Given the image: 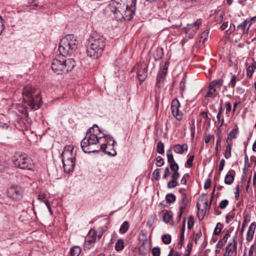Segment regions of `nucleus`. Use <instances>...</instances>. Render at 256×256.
<instances>
[{
  "label": "nucleus",
  "instance_id": "nucleus-61",
  "mask_svg": "<svg viewBox=\"0 0 256 256\" xmlns=\"http://www.w3.org/2000/svg\"><path fill=\"white\" fill-rule=\"evenodd\" d=\"M211 186V180L210 178H208L204 183V189H208L210 188Z\"/></svg>",
  "mask_w": 256,
  "mask_h": 256
},
{
  "label": "nucleus",
  "instance_id": "nucleus-41",
  "mask_svg": "<svg viewBox=\"0 0 256 256\" xmlns=\"http://www.w3.org/2000/svg\"><path fill=\"white\" fill-rule=\"evenodd\" d=\"M156 166L158 167H161L164 166V160L161 156H158L156 158Z\"/></svg>",
  "mask_w": 256,
  "mask_h": 256
},
{
  "label": "nucleus",
  "instance_id": "nucleus-60",
  "mask_svg": "<svg viewBox=\"0 0 256 256\" xmlns=\"http://www.w3.org/2000/svg\"><path fill=\"white\" fill-rule=\"evenodd\" d=\"M4 28V20L0 16V34H2Z\"/></svg>",
  "mask_w": 256,
  "mask_h": 256
},
{
  "label": "nucleus",
  "instance_id": "nucleus-10",
  "mask_svg": "<svg viewBox=\"0 0 256 256\" xmlns=\"http://www.w3.org/2000/svg\"><path fill=\"white\" fill-rule=\"evenodd\" d=\"M7 196L14 202L20 200L22 198V191L20 187L12 186L7 190Z\"/></svg>",
  "mask_w": 256,
  "mask_h": 256
},
{
  "label": "nucleus",
  "instance_id": "nucleus-43",
  "mask_svg": "<svg viewBox=\"0 0 256 256\" xmlns=\"http://www.w3.org/2000/svg\"><path fill=\"white\" fill-rule=\"evenodd\" d=\"M154 178L156 180H158L160 178V170L159 168H156L153 172L152 174Z\"/></svg>",
  "mask_w": 256,
  "mask_h": 256
},
{
  "label": "nucleus",
  "instance_id": "nucleus-58",
  "mask_svg": "<svg viewBox=\"0 0 256 256\" xmlns=\"http://www.w3.org/2000/svg\"><path fill=\"white\" fill-rule=\"evenodd\" d=\"M188 204V203H186L180 200V206H179V210H180V208H182V212H184V210L186 208Z\"/></svg>",
  "mask_w": 256,
  "mask_h": 256
},
{
  "label": "nucleus",
  "instance_id": "nucleus-54",
  "mask_svg": "<svg viewBox=\"0 0 256 256\" xmlns=\"http://www.w3.org/2000/svg\"><path fill=\"white\" fill-rule=\"evenodd\" d=\"M202 236V233L201 229L200 228L198 232L196 234V238L194 239V242L196 244L198 243V240Z\"/></svg>",
  "mask_w": 256,
  "mask_h": 256
},
{
  "label": "nucleus",
  "instance_id": "nucleus-25",
  "mask_svg": "<svg viewBox=\"0 0 256 256\" xmlns=\"http://www.w3.org/2000/svg\"><path fill=\"white\" fill-rule=\"evenodd\" d=\"M124 248V242L122 239H118L115 245V249L116 251L119 252L123 250Z\"/></svg>",
  "mask_w": 256,
  "mask_h": 256
},
{
  "label": "nucleus",
  "instance_id": "nucleus-59",
  "mask_svg": "<svg viewBox=\"0 0 256 256\" xmlns=\"http://www.w3.org/2000/svg\"><path fill=\"white\" fill-rule=\"evenodd\" d=\"M226 114H228L232 110V105L230 102H227L226 104Z\"/></svg>",
  "mask_w": 256,
  "mask_h": 256
},
{
  "label": "nucleus",
  "instance_id": "nucleus-62",
  "mask_svg": "<svg viewBox=\"0 0 256 256\" xmlns=\"http://www.w3.org/2000/svg\"><path fill=\"white\" fill-rule=\"evenodd\" d=\"M169 174H170L169 168L168 167H166L164 170V173L162 176V178L164 179L166 178L168 176Z\"/></svg>",
  "mask_w": 256,
  "mask_h": 256
},
{
  "label": "nucleus",
  "instance_id": "nucleus-34",
  "mask_svg": "<svg viewBox=\"0 0 256 256\" xmlns=\"http://www.w3.org/2000/svg\"><path fill=\"white\" fill-rule=\"evenodd\" d=\"M231 150L232 146H226V152L224 154V157L228 159L231 157Z\"/></svg>",
  "mask_w": 256,
  "mask_h": 256
},
{
  "label": "nucleus",
  "instance_id": "nucleus-29",
  "mask_svg": "<svg viewBox=\"0 0 256 256\" xmlns=\"http://www.w3.org/2000/svg\"><path fill=\"white\" fill-rule=\"evenodd\" d=\"M162 242L166 244H170L171 242V236L169 234H165L162 238Z\"/></svg>",
  "mask_w": 256,
  "mask_h": 256
},
{
  "label": "nucleus",
  "instance_id": "nucleus-47",
  "mask_svg": "<svg viewBox=\"0 0 256 256\" xmlns=\"http://www.w3.org/2000/svg\"><path fill=\"white\" fill-rule=\"evenodd\" d=\"M186 76H183V78H182V79L180 81V88L182 91L185 90V88H186L185 84L186 82Z\"/></svg>",
  "mask_w": 256,
  "mask_h": 256
},
{
  "label": "nucleus",
  "instance_id": "nucleus-23",
  "mask_svg": "<svg viewBox=\"0 0 256 256\" xmlns=\"http://www.w3.org/2000/svg\"><path fill=\"white\" fill-rule=\"evenodd\" d=\"M96 234L94 232H90L88 234L86 238V242H90V243L94 244L96 241Z\"/></svg>",
  "mask_w": 256,
  "mask_h": 256
},
{
  "label": "nucleus",
  "instance_id": "nucleus-26",
  "mask_svg": "<svg viewBox=\"0 0 256 256\" xmlns=\"http://www.w3.org/2000/svg\"><path fill=\"white\" fill-rule=\"evenodd\" d=\"M129 223L127 221L124 222L121 225L120 228V232L122 234H124L126 233L128 228H129Z\"/></svg>",
  "mask_w": 256,
  "mask_h": 256
},
{
  "label": "nucleus",
  "instance_id": "nucleus-21",
  "mask_svg": "<svg viewBox=\"0 0 256 256\" xmlns=\"http://www.w3.org/2000/svg\"><path fill=\"white\" fill-rule=\"evenodd\" d=\"M147 244L148 240L146 238L144 240H142V244L138 248V252L140 254L146 255L147 254L148 250L146 246Z\"/></svg>",
  "mask_w": 256,
  "mask_h": 256
},
{
  "label": "nucleus",
  "instance_id": "nucleus-53",
  "mask_svg": "<svg viewBox=\"0 0 256 256\" xmlns=\"http://www.w3.org/2000/svg\"><path fill=\"white\" fill-rule=\"evenodd\" d=\"M222 114H217L216 118L218 122L220 123V126H223L224 123V118L222 116Z\"/></svg>",
  "mask_w": 256,
  "mask_h": 256
},
{
  "label": "nucleus",
  "instance_id": "nucleus-40",
  "mask_svg": "<svg viewBox=\"0 0 256 256\" xmlns=\"http://www.w3.org/2000/svg\"><path fill=\"white\" fill-rule=\"evenodd\" d=\"M170 166L171 170H172L174 172H178L179 170V166L176 162L170 163Z\"/></svg>",
  "mask_w": 256,
  "mask_h": 256
},
{
  "label": "nucleus",
  "instance_id": "nucleus-1",
  "mask_svg": "<svg viewBox=\"0 0 256 256\" xmlns=\"http://www.w3.org/2000/svg\"><path fill=\"white\" fill-rule=\"evenodd\" d=\"M137 0H111L108 8L118 18L130 21L136 14Z\"/></svg>",
  "mask_w": 256,
  "mask_h": 256
},
{
  "label": "nucleus",
  "instance_id": "nucleus-4",
  "mask_svg": "<svg viewBox=\"0 0 256 256\" xmlns=\"http://www.w3.org/2000/svg\"><path fill=\"white\" fill-rule=\"evenodd\" d=\"M102 140V137L98 136L97 135H90L86 136L82 140L80 146L83 152L84 153L98 152L101 150H106L108 142L102 144L100 146H97L98 148H92V146H96L100 144Z\"/></svg>",
  "mask_w": 256,
  "mask_h": 256
},
{
  "label": "nucleus",
  "instance_id": "nucleus-6",
  "mask_svg": "<svg viewBox=\"0 0 256 256\" xmlns=\"http://www.w3.org/2000/svg\"><path fill=\"white\" fill-rule=\"evenodd\" d=\"M12 162L15 167L20 169L32 170L34 168L32 159L24 152L15 153L12 158Z\"/></svg>",
  "mask_w": 256,
  "mask_h": 256
},
{
  "label": "nucleus",
  "instance_id": "nucleus-17",
  "mask_svg": "<svg viewBox=\"0 0 256 256\" xmlns=\"http://www.w3.org/2000/svg\"><path fill=\"white\" fill-rule=\"evenodd\" d=\"M235 171L230 170L226 175L224 178V183L226 184H231L233 183L234 179Z\"/></svg>",
  "mask_w": 256,
  "mask_h": 256
},
{
  "label": "nucleus",
  "instance_id": "nucleus-5",
  "mask_svg": "<svg viewBox=\"0 0 256 256\" xmlns=\"http://www.w3.org/2000/svg\"><path fill=\"white\" fill-rule=\"evenodd\" d=\"M74 148L72 145L66 146L61 154L64 170L68 174L74 171L76 165V152Z\"/></svg>",
  "mask_w": 256,
  "mask_h": 256
},
{
  "label": "nucleus",
  "instance_id": "nucleus-19",
  "mask_svg": "<svg viewBox=\"0 0 256 256\" xmlns=\"http://www.w3.org/2000/svg\"><path fill=\"white\" fill-rule=\"evenodd\" d=\"M174 152L178 154H182L185 151H187L188 149V146L187 144H184L182 145L180 144H176L174 146Z\"/></svg>",
  "mask_w": 256,
  "mask_h": 256
},
{
  "label": "nucleus",
  "instance_id": "nucleus-30",
  "mask_svg": "<svg viewBox=\"0 0 256 256\" xmlns=\"http://www.w3.org/2000/svg\"><path fill=\"white\" fill-rule=\"evenodd\" d=\"M164 146L162 142H159L157 144L156 150L160 154H163L164 152Z\"/></svg>",
  "mask_w": 256,
  "mask_h": 256
},
{
  "label": "nucleus",
  "instance_id": "nucleus-28",
  "mask_svg": "<svg viewBox=\"0 0 256 256\" xmlns=\"http://www.w3.org/2000/svg\"><path fill=\"white\" fill-rule=\"evenodd\" d=\"M172 218V212L170 211H166L163 216V220L166 223H168L170 220Z\"/></svg>",
  "mask_w": 256,
  "mask_h": 256
},
{
  "label": "nucleus",
  "instance_id": "nucleus-22",
  "mask_svg": "<svg viewBox=\"0 0 256 256\" xmlns=\"http://www.w3.org/2000/svg\"><path fill=\"white\" fill-rule=\"evenodd\" d=\"M230 236V233L228 232L224 234L223 238L219 240L218 242L216 245L217 248L220 249L222 248L224 244L226 242L228 238Z\"/></svg>",
  "mask_w": 256,
  "mask_h": 256
},
{
  "label": "nucleus",
  "instance_id": "nucleus-9",
  "mask_svg": "<svg viewBox=\"0 0 256 256\" xmlns=\"http://www.w3.org/2000/svg\"><path fill=\"white\" fill-rule=\"evenodd\" d=\"M64 55L60 54L53 60L52 64V69L58 74H64Z\"/></svg>",
  "mask_w": 256,
  "mask_h": 256
},
{
  "label": "nucleus",
  "instance_id": "nucleus-63",
  "mask_svg": "<svg viewBox=\"0 0 256 256\" xmlns=\"http://www.w3.org/2000/svg\"><path fill=\"white\" fill-rule=\"evenodd\" d=\"M224 14L223 13L220 14L219 16H216L215 19L217 22H222L224 18Z\"/></svg>",
  "mask_w": 256,
  "mask_h": 256
},
{
  "label": "nucleus",
  "instance_id": "nucleus-15",
  "mask_svg": "<svg viewBox=\"0 0 256 256\" xmlns=\"http://www.w3.org/2000/svg\"><path fill=\"white\" fill-rule=\"evenodd\" d=\"M256 228V222H253L250 224L246 236V240L248 242H250L252 240Z\"/></svg>",
  "mask_w": 256,
  "mask_h": 256
},
{
  "label": "nucleus",
  "instance_id": "nucleus-32",
  "mask_svg": "<svg viewBox=\"0 0 256 256\" xmlns=\"http://www.w3.org/2000/svg\"><path fill=\"white\" fill-rule=\"evenodd\" d=\"M222 226V224L220 222H218L214 228V234L216 236L219 235L221 232Z\"/></svg>",
  "mask_w": 256,
  "mask_h": 256
},
{
  "label": "nucleus",
  "instance_id": "nucleus-49",
  "mask_svg": "<svg viewBox=\"0 0 256 256\" xmlns=\"http://www.w3.org/2000/svg\"><path fill=\"white\" fill-rule=\"evenodd\" d=\"M234 217V213L229 214H228L226 216V222L227 224H229L233 220Z\"/></svg>",
  "mask_w": 256,
  "mask_h": 256
},
{
  "label": "nucleus",
  "instance_id": "nucleus-2",
  "mask_svg": "<svg viewBox=\"0 0 256 256\" xmlns=\"http://www.w3.org/2000/svg\"><path fill=\"white\" fill-rule=\"evenodd\" d=\"M22 94L28 110H36L40 108L42 104L41 93L35 88L27 85L23 88Z\"/></svg>",
  "mask_w": 256,
  "mask_h": 256
},
{
  "label": "nucleus",
  "instance_id": "nucleus-33",
  "mask_svg": "<svg viewBox=\"0 0 256 256\" xmlns=\"http://www.w3.org/2000/svg\"><path fill=\"white\" fill-rule=\"evenodd\" d=\"M233 244L232 242H229L226 247H228V248H232L233 250H236L237 248L238 241L236 238V236L233 238Z\"/></svg>",
  "mask_w": 256,
  "mask_h": 256
},
{
  "label": "nucleus",
  "instance_id": "nucleus-64",
  "mask_svg": "<svg viewBox=\"0 0 256 256\" xmlns=\"http://www.w3.org/2000/svg\"><path fill=\"white\" fill-rule=\"evenodd\" d=\"M225 164V160L224 159H222L220 161V163L218 166V169L220 172L222 171L224 169Z\"/></svg>",
  "mask_w": 256,
  "mask_h": 256
},
{
  "label": "nucleus",
  "instance_id": "nucleus-12",
  "mask_svg": "<svg viewBox=\"0 0 256 256\" xmlns=\"http://www.w3.org/2000/svg\"><path fill=\"white\" fill-rule=\"evenodd\" d=\"M180 102L177 98H174L171 103L172 114L177 120H181L182 118V114L180 110Z\"/></svg>",
  "mask_w": 256,
  "mask_h": 256
},
{
  "label": "nucleus",
  "instance_id": "nucleus-51",
  "mask_svg": "<svg viewBox=\"0 0 256 256\" xmlns=\"http://www.w3.org/2000/svg\"><path fill=\"white\" fill-rule=\"evenodd\" d=\"M194 158V156L192 155L186 160V164H187L189 168L191 167L192 166Z\"/></svg>",
  "mask_w": 256,
  "mask_h": 256
},
{
  "label": "nucleus",
  "instance_id": "nucleus-57",
  "mask_svg": "<svg viewBox=\"0 0 256 256\" xmlns=\"http://www.w3.org/2000/svg\"><path fill=\"white\" fill-rule=\"evenodd\" d=\"M178 185H179V184L177 181H176V184L175 182H170V181L168 183L167 186L168 188H176V186H178Z\"/></svg>",
  "mask_w": 256,
  "mask_h": 256
},
{
  "label": "nucleus",
  "instance_id": "nucleus-18",
  "mask_svg": "<svg viewBox=\"0 0 256 256\" xmlns=\"http://www.w3.org/2000/svg\"><path fill=\"white\" fill-rule=\"evenodd\" d=\"M164 55V50L162 48H157L153 52V57L156 61H158L162 59Z\"/></svg>",
  "mask_w": 256,
  "mask_h": 256
},
{
  "label": "nucleus",
  "instance_id": "nucleus-56",
  "mask_svg": "<svg viewBox=\"0 0 256 256\" xmlns=\"http://www.w3.org/2000/svg\"><path fill=\"white\" fill-rule=\"evenodd\" d=\"M208 30H204L202 33V36H201V38H204L203 39V40H202V42L203 43H204V42L206 41V40H207V38L208 37Z\"/></svg>",
  "mask_w": 256,
  "mask_h": 256
},
{
  "label": "nucleus",
  "instance_id": "nucleus-48",
  "mask_svg": "<svg viewBox=\"0 0 256 256\" xmlns=\"http://www.w3.org/2000/svg\"><path fill=\"white\" fill-rule=\"evenodd\" d=\"M7 166L8 163L6 161H2L0 160V172L4 171Z\"/></svg>",
  "mask_w": 256,
  "mask_h": 256
},
{
  "label": "nucleus",
  "instance_id": "nucleus-3",
  "mask_svg": "<svg viewBox=\"0 0 256 256\" xmlns=\"http://www.w3.org/2000/svg\"><path fill=\"white\" fill-rule=\"evenodd\" d=\"M106 46V39L102 36L92 35L88 40V56L94 59L100 57Z\"/></svg>",
  "mask_w": 256,
  "mask_h": 256
},
{
  "label": "nucleus",
  "instance_id": "nucleus-8",
  "mask_svg": "<svg viewBox=\"0 0 256 256\" xmlns=\"http://www.w3.org/2000/svg\"><path fill=\"white\" fill-rule=\"evenodd\" d=\"M223 83L224 80L222 78L211 82L209 84L208 90L206 92L205 97L211 98L212 96H216L217 92L220 90Z\"/></svg>",
  "mask_w": 256,
  "mask_h": 256
},
{
  "label": "nucleus",
  "instance_id": "nucleus-36",
  "mask_svg": "<svg viewBox=\"0 0 256 256\" xmlns=\"http://www.w3.org/2000/svg\"><path fill=\"white\" fill-rule=\"evenodd\" d=\"M180 177V174L178 172H174L172 176V180H170V182H175L176 184L177 180Z\"/></svg>",
  "mask_w": 256,
  "mask_h": 256
},
{
  "label": "nucleus",
  "instance_id": "nucleus-44",
  "mask_svg": "<svg viewBox=\"0 0 256 256\" xmlns=\"http://www.w3.org/2000/svg\"><path fill=\"white\" fill-rule=\"evenodd\" d=\"M236 75H233L230 78V86H232V88L233 89H234V88L236 86Z\"/></svg>",
  "mask_w": 256,
  "mask_h": 256
},
{
  "label": "nucleus",
  "instance_id": "nucleus-27",
  "mask_svg": "<svg viewBox=\"0 0 256 256\" xmlns=\"http://www.w3.org/2000/svg\"><path fill=\"white\" fill-rule=\"evenodd\" d=\"M166 200L167 203L171 204L176 201V197L174 194L170 193L166 195Z\"/></svg>",
  "mask_w": 256,
  "mask_h": 256
},
{
  "label": "nucleus",
  "instance_id": "nucleus-31",
  "mask_svg": "<svg viewBox=\"0 0 256 256\" xmlns=\"http://www.w3.org/2000/svg\"><path fill=\"white\" fill-rule=\"evenodd\" d=\"M186 218H184L183 222H182V226L181 228V232H180V240L184 241V231H185V223H186Z\"/></svg>",
  "mask_w": 256,
  "mask_h": 256
},
{
  "label": "nucleus",
  "instance_id": "nucleus-37",
  "mask_svg": "<svg viewBox=\"0 0 256 256\" xmlns=\"http://www.w3.org/2000/svg\"><path fill=\"white\" fill-rule=\"evenodd\" d=\"M197 206L198 210V216L199 220H202L206 214V210H200V208L198 204H197Z\"/></svg>",
  "mask_w": 256,
  "mask_h": 256
},
{
  "label": "nucleus",
  "instance_id": "nucleus-14",
  "mask_svg": "<svg viewBox=\"0 0 256 256\" xmlns=\"http://www.w3.org/2000/svg\"><path fill=\"white\" fill-rule=\"evenodd\" d=\"M64 74L71 71L76 66V62L73 58L66 59L64 55Z\"/></svg>",
  "mask_w": 256,
  "mask_h": 256
},
{
  "label": "nucleus",
  "instance_id": "nucleus-55",
  "mask_svg": "<svg viewBox=\"0 0 256 256\" xmlns=\"http://www.w3.org/2000/svg\"><path fill=\"white\" fill-rule=\"evenodd\" d=\"M102 139L103 138H106L107 140H112V146H114L115 143L116 142V141L114 140H113V138L110 134H108V135H104L103 136H102Z\"/></svg>",
  "mask_w": 256,
  "mask_h": 256
},
{
  "label": "nucleus",
  "instance_id": "nucleus-7",
  "mask_svg": "<svg viewBox=\"0 0 256 256\" xmlns=\"http://www.w3.org/2000/svg\"><path fill=\"white\" fill-rule=\"evenodd\" d=\"M77 48V40L74 35L67 34L61 40L58 50L60 54L72 55Z\"/></svg>",
  "mask_w": 256,
  "mask_h": 256
},
{
  "label": "nucleus",
  "instance_id": "nucleus-35",
  "mask_svg": "<svg viewBox=\"0 0 256 256\" xmlns=\"http://www.w3.org/2000/svg\"><path fill=\"white\" fill-rule=\"evenodd\" d=\"M194 224V218L192 216H190L188 217V228L191 229Z\"/></svg>",
  "mask_w": 256,
  "mask_h": 256
},
{
  "label": "nucleus",
  "instance_id": "nucleus-16",
  "mask_svg": "<svg viewBox=\"0 0 256 256\" xmlns=\"http://www.w3.org/2000/svg\"><path fill=\"white\" fill-rule=\"evenodd\" d=\"M166 73L160 70L158 72L156 76V86L160 88L162 86V85L164 82Z\"/></svg>",
  "mask_w": 256,
  "mask_h": 256
},
{
  "label": "nucleus",
  "instance_id": "nucleus-50",
  "mask_svg": "<svg viewBox=\"0 0 256 256\" xmlns=\"http://www.w3.org/2000/svg\"><path fill=\"white\" fill-rule=\"evenodd\" d=\"M190 175L189 174H185L181 179L180 182L182 184H186L187 182V178H189Z\"/></svg>",
  "mask_w": 256,
  "mask_h": 256
},
{
  "label": "nucleus",
  "instance_id": "nucleus-45",
  "mask_svg": "<svg viewBox=\"0 0 256 256\" xmlns=\"http://www.w3.org/2000/svg\"><path fill=\"white\" fill-rule=\"evenodd\" d=\"M228 201L227 200H222L219 204V207L221 209H224L228 206Z\"/></svg>",
  "mask_w": 256,
  "mask_h": 256
},
{
  "label": "nucleus",
  "instance_id": "nucleus-11",
  "mask_svg": "<svg viewBox=\"0 0 256 256\" xmlns=\"http://www.w3.org/2000/svg\"><path fill=\"white\" fill-rule=\"evenodd\" d=\"M201 24L200 20H198L191 24H187L184 30L186 35L190 38H192L194 36Z\"/></svg>",
  "mask_w": 256,
  "mask_h": 256
},
{
  "label": "nucleus",
  "instance_id": "nucleus-46",
  "mask_svg": "<svg viewBox=\"0 0 256 256\" xmlns=\"http://www.w3.org/2000/svg\"><path fill=\"white\" fill-rule=\"evenodd\" d=\"M90 135L98 136V134L96 132V130L94 127L90 128L86 132V136H90Z\"/></svg>",
  "mask_w": 256,
  "mask_h": 256
},
{
  "label": "nucleus",
  "instance_id": "nucleus-13",
  "mask_svg": "<svg viewBox=\"0 0 256 256\" xmlns=\"http://www.w3.org/2000/svg\"><path fill=\"white\" fill-rule=\"evenodd\" d=\"M148 66L144 63L141 64L138 68L137 76L140 84L144 82L146 79L147 74Z\"/></svg>",
  "mask_w": 256,
  "mask_h": 256
},
{
  "label": "nucleus",
  "instance_id": "nucleus-39",
  "mask_svg": "<svg viewBox=\"0 0 256 256\" xmlns=\"http://www.w3.org/2000/svg\"><path fill=\"white\" fill-rule=\"evenodd\" d=\"M238 132V128H233L228 134V137L232 138H234Z\"/></svg>",
  "mask_w": 256,
  "mask_h": 256
},
{
  "label": "nucleus",
  "instance_id": "nucleus-42",
  "mask_svg": "<svg viewBox=\"0 0 256 256\" xmlns=\"http://www.w3.org/2000/svg\"><path fill=\"white\" fill-rule=\"evenodd\" d=\"M254 70L250 66H248L246 68V74L248 77L251 78L253 76Z\"/></svg>",
  "mask_w": 256,
  "mask_h": 256
},
{
  "label": "nucleus",
  "instance_id": "nucleus-20",
  "mask_svg": "<svg viewBox=\"0 0 256 256\" xmlns=\"http://www.w3.org/2000/svg\"><path fill=\"white\" fill-rule=\"evenodd\" d=\"M216 136H217V139H216V147L214 148L216 154H217L218 153L219 146H221L220 143L222 142V131L220 130H218V132Z\"/></svg>",
  "mask_w": 256,
  "mask_h": 256
},
{
  "label": "nucleus",
  "instance_id": "nucleus-24",
  "mask_svg": "<svg viewBox=\"0 0 256 256\" xmlns=\"http://www.w3.org/2000/svg\"><path fill=\"white\" fill-rule=\"evenodd\" d=\"M80 248L79 246H74L72 248L70 252V256H79L80 253Z\"/></svg>",
  "mask_w": 256,
  "mask_h": 256
},
{
  "label": "nucleus",
  "instance_id": "nucleus-38",
  "mask_svg": "<svg viewBox=\"0 0 256 256\" xmlns=\"http://www.w3.org/2000/svg\"><path fill=\"white\" fill-rule=\"evenodd\" d=\"M152 256H160V248L158 246L154 247L152 251Z\"/></svg>",
  "mask_w": 256,
  "mask_h": 256
},
{
  "label": "nucleus",
  "instance_id": "nucleus-52",
  "mask_svg": "<svg viewBox=\"0 0 256 256\" xmlns=\"http://www.w3.org/2000/svg\"><path fill=\"white\" fill-rule=\"evenodd\" d=\"M170 65V62L167 60L165 62L164 66L162 68H160V70L164 72L167 73L168 68Z\"/></svg>",
  "mask_w": 256,
  "mask_h": 256
}]
</instances>
